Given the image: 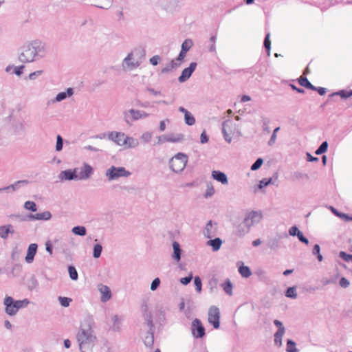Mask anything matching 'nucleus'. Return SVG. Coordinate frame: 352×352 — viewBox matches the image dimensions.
<instances>
[{"instance_id": "1", "label": "nucleus", "mask_w": 352, "mask_h": 352, "mask_svg": "<svg viewBox=\"0 0 352 352\" xmlns=\"http://www.w3.org/2000/svg\"><path fill=\"white\" fill-rule=\"evenodd\" d=\"M107 136L109 140L124 148H134L139 144L137 139L128 137L122 132L112 131L109 133Z\"/></svg>"}, {"instance_id": "2", "label": "nucleus", "mask_w": 352, "mask_h": 352, "mask_svg": "<svg viewBox=\"0 0 352 352\" xmlns=\"http://www.w3.org/2000/svg\"><path fill=\"white\" fill-rule=\"evenodd\" d=\"M80 349L82 352H91V348L96 337L93 334L91 329H81L77 335Z\"/></svg>"}, {"instance_id": "3", "label": "nucleus", "mask_w": 352, "mask_h": 352, "mask_svg": "<svg viewBox=\"0 0 352 352\" xmlns=\"http://www.w3.org/2000/svg\"><path fill=\"white\" fill-rule=\"evenodd\" d=\"M262 218L261 212L252 211L245 218L243 221V227L240 226L237 230L239 236H243L245 233L248 232L250 227L256 223H258Z\"/></svg>"}, {"instance_id": "4", "label": "nucleus", "mask_w": 352, "mask_h": 352, "mask_svg": "<svg viewBox=\"0 0 352 352\" xmlns=\"http://www.w3.org/2000/svg\"><path fill=\"white\" fill-rule=\"evenodd\" d=\"M29 301L27 299L14 301L10 296H6L4 299L5 310L10 316L15 315L19 309L27 307Z\"/></svg>"}, {"instance_id": "5", "label": "nucleus", "mask_w": 352, "mask_h": 352, "mask_svg": "<svg viewBox=\"0 0 352 352\" xmlns=\"http://www.w3.org/2000/svg\"><path fill=\"white\" fill-rule=\"evenodd\" d=\"M187 162V155L184 153H179L170 159L169 165L174 172L177 173L184 170Z\"/></svg>"}, {"instance_id": "6", "label": "nucleus", "mask_w": 352, "mask_h": 352, "mask_svg": "<svg viewBox=\"0 0 352 352\" xmlns=\"http://www.w3.org/2000/svg\"><path fill=\"white\" fill-rule=\"evenodd\" d=\"M131 175V173L126 170L124 167L116 168L111 166L107 171V176L109 180L117 179L119 177H126Z\"/></svg>"}, {"instance_id": "7", "label": "nucleus", "mask_w": 352, "mask_h": 352, "mask_svg": "<svg viewBox=\"0 0 352 352\" xmlns=\"http://www.w3.org/2000/svg\"><path fill=\"white\" fill-rule=\"evenodd\" d=\"M220 312L216 307H211L208 311V322L211 323L214 329H218L220 325Z\"/></svg>"}, {"instance_id": "8", "label": "nucleus", "mask_w": 352, "mask_h": 352, "mask_svg": "<svg viewBox=\"0 0 352 352\" xmlns=\"http://www.w3.org/2000/svg\"><path fill=\"white\" fill-rule=\"evenodd\" d=\"M192 333L195 338H202L205 335V329L201 322L197 318L192 322Z\"/></svg>"}, {"instance_id": "9", "label": "nucleus", "mask_w": 352, "mask_h": 352, "mask_svg": "<svg viewBox=\"0 0 352 352\" xmlns=\"http://www.w3.org/2000/svg\"><path fill=\"white\" fill-rule=\"evenodd\" d=\"M36 52L34 47L25 49L20 55V60L24 63H29L34 60Z\"/></svg>"}, {"instance_id": "10", "label": "nucleus", "mask_w": 352, "mask_h": 352, "mask_svg": "<svg viewBox=\"0 0 352 352\" xmlns=\"http://www.w3.org/2000/svg\"><path fill=\"white\" fill-rule=\"evenodd\" d=\"M196 67H197L196 63H191L188 67L185 68L182 71L181 76L178 78L179 81L180 82H183L186 81L187 79H188L190 77L192 72L195 71Z\"/></svg>"}, {"instance_id": "11", "label": "nucleus", "mask_w": 352, "mask_h": 352, "mask_svg": "<svg viewBox=\"0 0 352 352\" xmlns=\"http://www.w3.org/2000/svg\"><path fill=\"white\" fill-rule=\"evenodd\" d=\"M98 290L102 294L101 300L102 302H107L111 297V293L109 287L107 285H104L102 284H100L98 286Z\"/></svg>"}, {"instance_id": "12", "label": "nucleus", "mask_w": 352, "mask_h": 352, "mask_svg": "<svg viewBox=\"0 0 352 352\" xmlns=\"http://www.w3.org/2000/svg\"><path fill=\"white\" fill-rule=\"evenodd\" d=\"M36 250L37 245L36 243H32L29 245L27 255L25 256V261L27 263H31L33 261Z\"/></svg>"}, {"instance_id": "13", "label": "nucleus", "mask_w": 352, "mask_h": 352, "mask_svg": "<svg viewBox=\"0 0 352 352\" xmlns=\"http://www.w3.org/2000/svg\"><path fill=\"white\" fill-rule=\"evenodd\" d=\"M92 168L87 164H85L80 169V172L78 175V179H87L92 174Z\"/></svg>"}, {"instance_id": "14", "label": "nucleus", "mask_w": 352, "mask_h": 352, "mask_svg": "<svg viewBox=\"0 0 352 352\" xmlns=\"http://www.w3.org/2000/svg\"><path fill=\"white\" fill-rule=\"evenodd\" d=\"M212 176L215 180L221 182L223 184H228L227 176L226 175L225 173H223L221 171L213 170L212 173Z\"/></svg>"}, {"instance_id": "15", "label": "nucleus", "mask_w": 352, "mask_h": 352, "mask_svg": "<svg viewBox=\"0 0 352 352\" xmlns=\"http://www.w3.org/2000/svg\"><path fill=\"white\" fill-rule=\"evenodd\" d=\"M217 232V228L213 227L212 221H209L208 223L206 224L205 230H204V235L207 238H212L216 234Z\"/></svg>"}, {"instance_id": "16", "label": "nucleus", "mask_w": 352, "mask_h": 352, "mask_svg": "<svg viewBox=\"0 0 352 352\" xmlns=\"http://www.w3.org/2000/svg\"><path fill=\"white\" fill-rule=\"evenodd\" d=\"M60 176L62 179L66 180L78 178V175H76L75 171H72V170L62 171Z\"/></svg>"}, {"instance_id": "17", "label": "nucleus", "mask_w": 352, "mask_h": 352, "mask_svg": "<svg viewBox=\"0 0 352 352\" xmlns=\"http://www.w3.org/2000/svg\"><path fill=\"white\" fill-rule=\"evenodd\" d=\"M51 217L52 214L49 211H45L30 216V218L34 220H49Z\"/></svg>"}, {"instance_id": "18", "label": "nucleus", "mask_w": 352, "mask_h": 352, "mask_svg": "<svg viewBox=\"0 0 352 352\" xmlns=\"http://www.w3.org/2000/svg\"><path fill=\"white\" fill-rule=\"evenodd\" d=\"M186 52L182 50L179 54L177 59L176 60H173L171 61L170 68V69H164L163 71H169L170 69H173V68L179 65L180 63H177V62H181L182 60H184V58L186 57Z\"/></svg>"}, {"instance_id": "19", "label": "nucleus", "mask_w": 352, "mask_h": 352, "mask_svg": "<svg viewBox=\"0 0 352 352\" xmlns=\"http://www.w3.org/2000/svg\"><path fill=\"white\" fill-rule=\"evenodd\" d=\"M129 112L134 120L145 118L148 116V114L146 112L138 110L131 109Z\"/></svg>"}, {"instance_id": "20", "label": "nucleus", "mask_w": 352, "mask_h": 352, "mask_svg": "<svg viewBox=\"0 0 352 352\" xmlns=\"http://www.w3.org/2000/svg\"><path fill=\"white\" fill-rule=\"evenodd\" d=\"M208 245L211 246L213 251H217L220 249L222 241L219 238H216L208 241Z\"/></svg>"}, {"instance_id": "21", "label": "nucleus", "mask_w": 352, "mask_h": 352, "mask_svg": "<svg viewBox=\"0 0 352 352\" xmlns=\"http://www.w3.org/2000/svg\"><path fill=\"white\" fill-rule=\"evenodd\" d=\"M299 84L307 89H316V87L311 85L306 77L301 76L298 79Z\"/></svg>"}, {"instance_id": "22", "label": "nucleus", "mask_w": 352, "mask_h": 352, "mask_svg": "<svg viewBox=\"0 0 352 352\" xmlns=\"http://www.w3.org/2000/svg\"><path fill=\"white\" fill-rule=\"evenodd\" d=\"M133 58V54H129L124 59V65L129 69H133L135 67L138 66V63H133L131 62V59Z\"/></svg>"}, {"instance_id": "23", "label": "nucleus", "mask_w": 352, "mask_h": 352, "mask_svg": "<svg viewBox=\"0 0 352 352\" xmlns=\"http://www.w3.org/2000/svg\"><path fill=\"white\" fill-rule=\"evenodd\" d=\"M173 250H174V253H173V258L179 261L180 260V255H181V249H180V246H179V244L175 241L173 244Z\"/></svg>"}, {"instance_id": "24", "label": "nucleus", "mask_w": 352, "mask_h": 352, "mask_svg": "<svg viewBox=\"0 0 352 352\" xmlns=\"http://www.w3.org/2000/svg\"><path fill=\"white\" fill-rule=\"evenodd\" d=\"M12 228L11 225L4 226L0 227V236L3 239H6L8 236V234L11 232L10 229Z\"/></svg>"}, {"instance_id": "25", "label": "nucleus", "mask_w": 352, "mask_h": 352, "mask_svg": "<svg viewBox=\"0 0 352 352\" xmlns=\"http://www.w3.org/2000/svg\"><path fill=\"white\" fill-rule=\"evenodd\" d=\"M239 272L240 274L243 277H245V278H248L252 274L250 268L248 267L244 266V265H242V266L239 267Z\"/></svg>"}, {"instance_id": "26", "label": "nucleus", "mask_w": 352, "mask_h": 352, "mask_svg": "<svg viewBox=\"0 0 352 352\" xmlns=\"http://www.w3.org/2000/svg\"><path fill=\"white\" fill-rule=\"evenodd\" d=\"M222 287L227 294H232V285L229 280L222 284Z\"/></svg>"}, {"instance_id": "27", "label": "nucleus", "mask_w": 352, "mask_h": 352, "mask_svg": "<svg viewBox=\"0 0 352 352\" xmlns=\"http://www.w3.org/2000/svg\"><path fill=\"white\" fill-rule=\"evenodd\" d=\"M72 232L76 235L85 236L86 234V229L84 226H76L73 228Z\"/></svg>"}, {"instance_id": "28", "label": "nucleus", "mask_w": 352, "mask_h": 352, "mask_svg": "<svg viewBox=\"0 0 352 352\" xmlns=\"http://www.w3.org/2000/svg\"><path fill=\"white\" fill-rule=\"evenodd\" d=\"M340 96L342 98H347L352 96V90L346 91V90H341L338 92L334 93L332 94Z\"/></svg>"}, {"instance_id": "29", "label": "nucleus", "mask_w": 352, "mask_h": 352, "mask_svg": "<svg viewBox=\"0 0 352 352\" xmlns=\"http://www.w3.org/2000/svg\"><path fill=\"white\" fill-rule=\"evenodd\" d=\"M185 117V122L188 125H192L195 122V119L193 117V116L188 111L186 112V114L184 115Z\"/></svg>"}, {"instance_id": "30", "label": "nucleus", "mask_w": 352, "mask_h": 352, "mask_svg": "<svg viewBox=\"0 0 352 352\" xmlns=\"http://www.w3.org/2000/svg\"><path fill=\"white\" fill-rule=\"evenodd\" d=\"M192 40L186 39L182 45V50L187 52L192 47Z\"/></svg>"}, {"instance_id": "31", "label": "nucleus", "mask_w": 352, "mask_h": 352, "mask_svg": "<svg viewBox=\"0 0 352 352\" xmlns=\"http://www.w3.org/2000/svg\"><path fill=\"white\" fill-rule=\"evenodd\" d=\"M24 208L28 210L35 212L37 210L36 205L34 201H28L24 204Z\"/></svg>"}, {"instance_id": "32", "label": "nucleus", "mask_w": 352, "mask_h": 352, "mask_svg": "<svg viewBox=\"0 0 352 352\" xmlns=\"http://www.w3.org/2000/svg\"><path fill=\"white\" fill-rule=\"evenodd\" d=\"M328 147V144L327 142H324L322 143V144L320 146V147L316 151L315 153L316 155H320L322 153H324L327 151Z\"/></svg>"}, {"instance_id": "33", "label": "nucleus", "mask_w": 352, "mask_h": 352, "mask_svg": "<svg viewBox=\"0 0 352 352\" xmlns=\"http://www.w3.org/2000/svg\"><path fill=\"white\" fill-rule=\"evenodd\" d=\"M68 272L69 274V276L72 280H77L78 278V273L76 270L73 266H69L68 268Z\"/></svg>"}, {"instance_id": "34", "label": "nucleus", "mask_w": 352, "mask_h": 352, "mask_svg": "<svg viewBox=\"0 0 352 352\" xmlns=\"http://www.w3.org/2000/svg\"><path fill=\"white\" fill-rule=\"evenodd\" d=\"M285 333V328H280V329H278V331L276 332L274 337H275V342H277L279 341L280 342L283 336Z\"/></svg>"}, {"instance_id": "35", "label": "nucleus", "mask_w": 352, "mask_h": 352, "mask_svg": "<svg viewBox=\"0 0 352 352\" xmlns=\"http://www.w3.org/2000/svg\"><path fill=\"white\" fill-rule=\"evenodd\" d=\"M320 248L319 245L316 244L313 249V254L314 255L317 256V258L319 261H322L323 258H322V256L320 254Z\"/></svg>"}, {"instance_id": "36", "label": "nucleus", "mask_w": 352, "mask_h": 352, "mask_svg": "<svg viewBox=\"0 0 352 352\" xmlns=\"http://www.w3.org/2000/svg\"><path fill=\"white\" fill-rule=\"evenodd\" d=\"M58 300L60 305L65 307H68L72 302V299L67 297H59Z\"/></svg>"}, {"instance_id": "37", "label": "nucleus", "mask_w": 352, "mask_h": 352, "mask_svg": "<svg viewBox=\"0 0 352 352\" xmlns=\"http://www.w3.org/2000/svg\"><path fill=\"white\" fill-rule=\"evenodd\" d=\"M286 296L289 298H296L297 294L294 287H289L286 292Z\"/></svg>"}, {"instance_id": "38", "label": "nucleus", "mask_w": 352, "mask_h": 352, "mask_svg": "<svg viewBox=\"0 0 352 352\" xmlns=\"http://www.w3.org/2000/svg\"><path fill=\"white\" fill-rule=\"evenodd\" d=\"M263 159L258 158L256 160V161L252 164L251 166L252 170H258L263 164Z\"/></svg>"}, {"instance_id": "39", "label": "nucleus", "mask_w": 352, "mask_h": 352, "mask_svg": "<svg viewBox=\"0 0 352 352\" xmlns=\"http://www.w3.org/2000/svg\"><path fill=\"white\" fill-rule=\"evenodd\" d=\"M287 351L288 352H294L296 351V344L294 342L289 340L287 343Z\"/></svg>"}, {"instance_id": "40", "label": "nucleus", "mask_w": 352, "mask_h": 352, "mask_svg": "<svg viewBox=\"0 0 352 352\" xmlns=\"http://www.w3.org/2000/svg\"><path fill=\"white\" fill-rule=\"evenodd\" d=\"M102 252V246L100 245H96L94 248V256L95 258H98Z\"/></svg>"}, {"instance_id": "41", "label": "nucleus", "mask_w": 352, "mask_h": 352, "mask_svg": "<svg viewBox=\"0 0 352 352\" xmlns=\"http://www.w3.org/2000/svg\"><path fill=\"white\" fill-rule=\"evenodd\" d=\"M194 284H195V285L196 287V289H197V292H200L201 291L202 284H201V280L199 278V277L196 276L195 278V279H194Z\"/></svg>"}, {"instance_id": "42", "label": "nucleus", "mask_w": 352, "mask_h": 352, "mask_svg": "<svg viewBox=\"0 0 352 352\" xmlns=\"http://www.w3.org/2000/svg\"><path fill=\"white\" fill-rule=\"evenodd\" d=\"M280 130V127H276L273 132V134L269 141V144L272 145L275 143L276 140V133Z\"/></svg>"}, {"instance_id": "43", "label": "nucleus", "mask_w": 352, "mask_h": 352, "mask_svg": "<svg viewBox=\"0 0 352 352\" xmlns=\"http://www.w3.org/2000/svg\"><path fill=\"white\" fill-rule=\"evenodd\" d=\"M160 280L159 278H155L153 282L151 283V289L152 291H154L155 290L158 286L160 285Z\"/></svg>"}, {"instance_id": "44", "label": "nucleus", "mask_w": 352, "mask_h": 352, "mask_svg": "<svg viewBox=\"0 0 352 352\" xmlns=\"http://www.w3.org/2000/svg\"><path fill=\"white\" fill-rule=\"evenodd\" d=\"M270 45H271V43L270 41V34H267L265 38V41H264V46L268 51L269 54H270Z\"/></svg>"}, {"instance_id": "45", "label": "nucleus", "mask_w": 352, "mask_h": 352, "mask_svg": "<svg viewBox=\"0 0 352 352\" xmlns=\"http://www.w3.org/2000/svg\"><path fill=\"white\" fill-rule=\"evenodd\" d=\"M112 320H113V327L116 329H119L120 324V320L118 318V316L115 315L114 316H113Z\"/></svg>"}, {"instance_id": "46", "label": "nucleus", "mask_w": 352, "mask_h": 352, "mask_svg": "<svg viewBox=\"0 0 352 352\" xmlns=\"http://www.w3.org/2000/svg\"><path fill=\"white\" fill-rule=\"evenodd\" d=\"M297 236L301 242L305 243L306 245L309 244L308 239L303 236L302 233L300 231H298Z\"/></svg>"}, {"instance_id": "47", "label": "nucleus", "mask_w": 352, "mask_h": 352, "mask_svg": "<svg viewBox=\"0 0 352 352\" xmlns=\"http://www.w3.org/2000/svg\"><path fill=\"white\" fill-rule=\"evenodd\" d=\"M63 148V139L60 135L57 136V142L56 148L57 151H60Z\"/></svg>"}, {"instance_id": "48", "label": "nucleus", "mask_w": 352, "mask_h": 352, "mask_svg": "<svg viewBox=\"0 0 352 352\" xmlns=\"http://www.w3.org/2000/svg\"><path fill=\"white\" fill-rule=\"evenodd\" d=\"M340 256L344 261H352V254H347L344 252H340Z\"/></svg>"}, {"instance_id": "49", "label": "nucleus", "mask_w": 352, "mask_h": 352, "mask_svg": "<svg viewBox=\"0 0 352 352\" xmlns=\"http://www.w3.org/2000/svg\"><path fill=\"white\" fill-rule=\"evenodd\" d=\"M192 278V274H190L187 277L182 278L180 279V283H182L183 285H187L191 281Z\"/></svg>"}, {"instance_id": "50", "label": "nucleus", "mask_w": 352, "mask_h": 352, "mask_svg": "<svg viewBox=\"0 0 352 352\" xmlns=\"http://www.w3.org/2000/svg\"><path fill=\"white\" fill-rule=\"evenodd\" d=\"M340 285L342 287L346 288L349 285V281L344 277L340 280Z\"/></svg>"}, {"instance_id": "51", "label": "nucleus", "mask_w": 352, "mask_h": 352, "mask_svg": "<svg viewBox=\"0 0 352 352\" xmlns=\"http://www.w3.org/2000/svg\"><path fill=\"white\" fill-rule=\"evenodd\" d=\"M160 57L157 55L153 56L152 58H150V63L153 65H157L158 64V63L160 62Z\"/></svg>"}, {"instance_id": "52", "label": "nucleus", "mask_w": 352, "mask_h": 352, "mask_svg": "<svg viewBox=\"0 0 352 352\" xmlns=\"http://www.w3.org/2000/svg\"><path fill=\"white\" fill-rule=\"evenodd\" d=\"M214 193V189L212 186H208L205 197H210Z\"/></svg>"}, {"instance_id": "53", "label": "nucleus", "mask_w": 352, "mask_h": 352, "mask_svg": "<svg viewBox=\"0 0 352 352\" xmlns=\"http://www.w3.org/2000/svg\"><path fill=\"white\" fill-rule=\"evenodd\" d=\"M271 182H272V179H265L260 181L259 188H262L264 186H267L268 184H270L271 183Z\"/></svg>"}, {"instance_id": "54", "label": "nucleus", "mask_w": 352, "mask_h": 352, "mask_svg": "<svg viewBox=\"0 0 352 352\" xmlns=\"http://www.w3.org/2000/svg\"><path fill=\"white\" fill-rule=\"evenodd\" d=\"M141 139L144 142H148L151 139V134L149 133H145L142 135Z\"/></svg>"}, {"instance_id": "55", "label": "nucleus", "mask_w": 352, "mask_h": 352, "mask_svg": "<svg viewBox=\"0 0 352 352\" xmlns=\"http://www.w3.org/2000/svg\"><path fill=\"white\" fill-rule=\"evenodd\" d=\"M66 96H67V95H66L65 92H61V93H59L56 96V99L57 101H61V100H64L66 98Z\"/></svg>"}, {"instance_id": "56", "label": "nucleus", "mask_w": 352, "mask_h": 352, "mask_svg": "<svg viewBox=\"0 0 352 352\" xmlns=\"http://www.w3.org/2000/svg\"><path fill=\"white\" fill-rule=\"evenodd\" d=\"M298 229L297 228V227L296 226H293L290 229H289V234L292 235V236H295V235H297V233H298Z\"/></svg>"}, {"instance_id": "57", "label": "nucleus", "mask_w": 352, "mask_h": 352, "mask_svg": "<svg viewBox=\"0 0 352 352\" xmlns=\"http://www.w3.org/2000/svg\"><path fill=\"white\" fill-rule=\"evenodd\" d=\"M42 72H42L41 70H39V71H36V72H32V73H31V74L29 75V78H30V79L33 80V79H34V77H35L36 76H38V75L41 74H42Z\"/></svg>"}, {"instance_id": "58", "label": "nucleus", "mask_w": 352, "mask_h": 352, "mask_svg": "<svg viewBox=\"0 0 352 352\" xmlns=\"http://www.w3.org/2000/svg\"><path fill=\"white\" fill-rule=\"evenodd\" d=\"M331 210L332 212L337 216L338 217H342V218H346L347 219L348 217L346 214H341V213H339L338 212H337V210L336 209H334L333 208H331Z\"/></svg>"}, {"instance_id": "59", "label": "nucleus", "mask_w": 352, "mask_h": 352, "mask_svg": "<svg viewBox=\"0 0 352 352\" xmlns=\"http://www.w3.org/2000/svg\"><path fill=\"white\" fill-rule=\"evenodd\" d=\"M201 142L202 144L206 143L208 142V138L205 132H203L200 137Z\"/></svg>"}, {"instance_id": "60", "label": "nucleus", "mask_w": 352, "mask_h": 352, "mask_svg": "<svg viewBox=\"0 0 352 352\" xmlns=\"http://www.w3.org/2000/svg\"><path fill=\"white\" fill-rule=\"evenodd\" d=\"M320 96H323L326 93V89L323 87L316 88V89Z\"/></svg>"}, {"instance_id": "61", "label": "nucleus", "mask_w": 352, "mask_h": 352, "mask_svg": "<svg viewBox=\"0 0 352 352\" xmlns=\"http://www.w3.org/2000/svg\"><path fill=\"white\" fill-rule=\"evenodd\" d=\"M307 160L309 162L318 161V160L317 157H314L311 156L309 153H307Z\"/></svg>"}, {"instance_id": "62", "label": "nucleus", "mask_w": 352, "mask_h": 352, "mask_svg": "<svg viewBox=\"0 0 352 352\" xmlns=\"http://www.w3.org/2000/svg\"><path fill=\"white\" fill-rule=\"evenodd\" d=\"M274 323L278 328V329H280V328H284L283 324H282V323H281V322H280L278 320H275L274 321Z\"/></svg>"}, {"instance_id": "63", "label": "nucleus", "mask_w": 352, "mask_h": 352, "mask_svg": "<svg viewBox=\"0 0 352 352\" xmlns=\"http://www.w3.org/2000/svg\"><path fill=\"white\" fill-rule=\"evenodd\" d=\"M23 68V66H21V67H18L15 71L16 74L18 76H20L23 72H22Z\"/></svg>"}, {"instance_id": "64", "label": "nucleus", "mask_w": 352, "mask_h": 352, "mask_svg": "<svg viewBox=\"0 0 352 352\" xmlns=\"http://www.w3.org/2000/svg\"><path fill=\"white\" fill-rule=\"evenodd\" d=\"M64 345H65V346L67 349L69 348V347H70V346H71V342H70V341H69L68 339L65 340V341H64Z\"/></svg>"}]
</instances>
